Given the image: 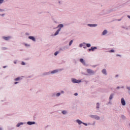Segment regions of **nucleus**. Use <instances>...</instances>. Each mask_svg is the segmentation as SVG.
I'll return each instance as SVG.
<instances>
[{"instance_id":"nucleus-29","label":"nucleus","mask_w":130,"mask_h":130,"mask_svg":"<svg viewBox=\"0 0 130 130\" xmlns=\"http://www.w3.org/2000/svg\"><path fill=\"white\" fill-rule=\"evenodd\" d=\"M127 90H129V91H130V87H129L127 86Z\"/></svg>"},{"instance_id":"nucleus-35","label":"nucleus","mask_w":130,"mask_h":130,"mask_svg":"<svg viewBox=\"0 0 130 130\" xmlns=\"http://www.w3.org/2000/svg\"><path fill=\"white\" fill-rule=\"evenodd\" d=\"M61 93H63V91H62L61 92Z\"/></svg>"},{"instance_id":"nucleus-24","label":"nucleus","mask_w":130,"mask_h":130,"mask_svg":"<svg viewBox=\"0 0 130 130\" xmlns=\"http://www.w3.org/2000/svg\"><path fill=\"white\" fill-rule=\"evenodd\" d=\"M109 52H114V50H111Z\"/></svg>"},{"instance_id":"nucleus-33","label":"nucleus","mask_w":130,"mask_h":130,"mask_svg":"<svg viewBox=\"0 0 130 130\" xmlns=\"http://www.w3.org/2000/svg\"><path fill=\"white\" fill-rule=\"evenodd\" d=\"M127 17H128L129 19H130V16H129V15H128V16H127Z\"/></svg>"},{"instance_id":"nucleus-7","label":"nucleus","mask_w":130,"mask_h":130,"mask_svg":"<svg viewBox=\"0 0 130 130\" xmlns=\"http://www.w3.org/2000/svg\"><path fill=\"white\" fill-rule=\"evenodd\" d=\"M87 72L88 74H93V71L90 70V69H87Z\"/></svg>"},{"instance_id":"nucleus-12","label":"nucleus","mask_w":130,"mask_h":130,"mask_svg":"<svg viewBox=\"0 0 130 130\" xmlns=\"http://www.w3.org/2000/svg\"><path fill=\"white\" fill-rule=\"evenodd\" d=\"M107 34V30H104V31L103 32V35H105V34Z\"/></svg>"},{"instance_id":"nucleus-3","label":"nucleus","mask_w":130,"mask_h":130,"mask_svg":"<svg viewBox=\"0 0 130 130\" xmlns=\"http://www.w3.org/2000/svg\"><path fill=\"white\" fill-rule=\"evenodd\" d=\"M95 49H97V47H91V49H89V51H91V50H92V51H94V50H95Z\"/></svg>"},{"instance_id":"nucleus-27","label":"nucleus","mask_w":130,"mask_h":130,"mask_svg":"<svg viewBox=\"0 0 130 130\" xmlns=\"http://www.w3.org/2000/svg\"><path fill=\"white\" fill-rule=\"evenodd\" d=\"M21 64H22V66H25V62H22Z\"/></svg>"},{"instance_id":"nucleus-25","label":"nucleus","mask_w":130,"mask_h":130,"mask_svg":"<svg viewBox=\"0 0 130 130\" xmlns=\"http://www.w3.org/2000/svg\"><path fill=\"white\" fill-rule=\"evenodd\" d=\"M60 95V93H58L56 94V96H58Z\"/></svg>"},{"instance_id":"nucleus-13","label":"nucleus","mask_w":130,"mask_h":130,"mask_svg":"<svg viewBox=\"0 0 130 130\" xmlns=\"http://www.w3.org/2000/svg\"><path fill=\"white\" fill-rule=\"evenodd\" d=\"M55 73H57V70H54L51 72V74H55Z\"/></svg>"},{"instance_id":"nucleus-11","label":"nucleus","mask_w":130,"mask_h":130,"mask_svg":"<svg viewBox=\"0 0 130 130\" xmlns=\"http://www.w3.org/2000/svg\"><path fill=\"white\" fill-rule=\"evenodd\" d=\"M102 72L103 74H104V75H106V70L104 69L102 70Z\"/></svg>"},{"instance_id":"nucleus-19","label":"nucleus","mask_w":130,"mask_h":130,"mask_svg":"<svg viewBox=\"0 0 130 130\" xmlns=\"http://www.w3.org/2000/svg\"><path fill=\"white\" fill-rule=\"evenodd\" d=\"M86 46H87V47H91V44H87Z\"/></svg>"},{"instance_id":"nucleus-9","label":"nucleus","mask_w":130,"mask_h":130,"mask_svg":"<svg viewBox=\"0 0 130 130\" xmlns=\"http://www.w3.org/2000/svg\"><path fill=\"white\" fill-rule=\"evenodd\" d=\"M11 38L10 37H3V39H4L5 40H9Z\"/></svg>"},{"instance_id":"nucleus-20","label":"nucleus","mask_w":130,"mask_h":130,"mask_svg":"<svg viewBox=\"0 0 130 130\" xmlns=\"http://www.w3.org/2000/svg\"><path fill=\"white\" fill-rule=\"evenodd\" d=\"M58 53H59L58 51L55 52L54 55H57V54H58Z\"/></svg>"},{"instance_id":"nucleus-17","label":"nucleus","mask_w":130,"mask_h":130,"mask_svg":"<svg viewBox=\"0 0 130 130\" xmlns=\"http://www.w3.org/2000/svg\"><path fill=\"white\" fill-rule=\"evenodd\" d=\"M21 124H23V123H18L17 125V127H19V126H20V125H21Z\"/></svg>"},{"instance_id":"nucleus-14","label":"nucleus","mask_w":130,"mask_h":130,"mask_svg":"<svg viewBox=\"0 0 130 130\" xmlns=\"http://www.w3.org/2000/svg\"><path fill=\"white\" fill-rule=\"evenodd\" d=\"M89 25L90 27H96V26H97V24H90Z\"/></svg>"},{"instance_id":"nucleus-6","label":"nucleus","mask_w":130,"mask_h":130,"mask_svg":"<svg viewBox=\"0 0 130 130\" xmlns=\"http://www.w3.org/2000/svg\"><path fill=\"white\" fill-rule=\"evenodd\" d=\"M61 29L60 28H58V30L56 31V32L55 33L54 35L55 36H56V35H57L58 34V33L59 32V31H60Z\"/></svg>"},{"instance_id":"nucleus-16","label":"nucleus","mask_w":130,"mask_h":130,"mask_svg":"<svg viewBox=\"0 0 130 130\" xmlns=\"http://www.w3.org/2000/svg\"><path fill=\"white\" fill-rule=\"evenodd\" d=\"M58 27H60V28H62L63 27V24H59Z\"/></svg>"},{"instance_id":"nucleus-4","label":"nucleus","mask_w":130,"mask_h":130,"mask_svg":"<svg viewBox=\"0 0 130 130\" xmlns=\"http://www.w3.org/2000/svg\"><path fill=\"white\" fill-rule=\"evenodd\" d=\"M80 62H82V63H83V64H86V63L85 62V61L84 60V59H83V58H81L80 59Z\"/></svg>"},{"instance_id":"nucleus-15","label":"nucleus","mask_w":130,"mask_h":130,"mask_svg":"<svg viewBox=\"0 0 130 130\" xmlns=\"http://www.w3.org/2000/svg\"><path fill=\"white\" fill-rule=\"evenodd\" d=\"M112 98H113V94H111L109 98L110 100H111V99H112Z\"/></svg>"},{"instance_id":"nucleus-32","label":"nucleus","mask_w":130,"mask_h":130,"mask_svg":"<svg viewBox=\"0 0 130 130\" xmlns=\"http://www.w3.org/2000/svg\"><path fill=\"white\" fill-rule=\"evenodd\" d=\"M83 123V124H84V125H87V123Z\"/></svg>"},{"instance_id":"nucleus-10","label":"nucleus","mask_w":130,"mask_h":130,"mask_svg":"<svg viewBox=\"0 0 130 130\" xmlns=\"http://www.w3.org/2000/svg\"><path fill=\"white\" fill-rule=\"evenodd\" d=\"M76 121L78 122V124H82V123H83V122L80 120H77Z\"/></svg>"},{"instance_id":"nucleus-23","label":"nucleus","mask_w":130,"mask_h":130,"mask_svg":"<svg viewBox=\"0 0 130 130\" xmlns=\"http://www.w3.org/2000/svg\"><path fill=\"white\" fill-rule=\"evenodd\" d=\"M4 3V0H0V4H3Z\"/></svg>"},{"instance_id":"nucleus-28","label":"nucleus","mask_w":130,"mask_h":130,"mask_svg":"<svg viewBox=\"0 0 130 130\" xmlns=\"http://www.w3.org/2000/svg\"><path fill=\"white\" fill-rule=\"evenodd\" d=\"M100 118L98 116L95 117V119H99Z\"/></svg>"},{"instance_id":"nucleus-26","label":"nucleus","mask_w":130,"mask_h":130,"mask_svg":"<svg viewBox=\"0 0 130 130\" xmlns=\"http://www.w3.org/2000/svg\"><path fill=\"white\" fill-rule=\"evenodd\" d=\"M19 80H20V78H17L15 79V81H19Z\"/></svg>"},{"instance_id":"nucleus-2","label":"nucleus","mask_w":130,"mask_h":130,"mask_svg":"<svg viewBox=\"0 0 130 130\" xmlns=\"http://www.w3.org/2000/svg\"><path fill=\"white\" fill-rule=\"evenodd\" d=\"M121 103L122 105H123V106H124V105H125V101H124V99H123V98L121 99Z\"/></svg>"},{"instance_id":"nucleus-39","label":"nucleus","mask_w":130,"mask_h":130,"mask_svg":"<svg viewBox=\"0 0 130 130\" xmlns=\"http://www.w3.org/2000/svg\"><path fill=\"white\" fill-rule=\"evenodd\" d=\"M15 63H16V62H15Z\"/></svg>"},{"instance_id":"nucleus-8","label":"nucleus","mask_w":130,"mask_h":130,"mask_svg":"<svg viewBox=\"0 0 130 130\" xmlns=\"http://www.w3.org/2000/svg\"><path fill=\"white\" fill-rule=\"evenodd\" d=\"M29 39H31L32 41H35V38L32 36L28 37Z\"/></svg>"},{"instance_id":"nucleus-37","label":"nucleus","mask_w":130,"mask_h":130,"mask_svg":"<svg viewBox=\"0 0 130 130\" xmlns=\"http://www.w3.org/2000/svg\"><path fill=\"white\" fill-rule=\"evenodd\" d=\"M117 89H119V87H117Z\"/></svg>"},{"instance_id":"nucleus-21","label":"nucleus","mask_w":130,"mask_h":130,"mask_svg":"<svg viewBox=\"0 0 130 130\" xmlns=\"http://www.w3.org/2000/svg\"><path fill=\"white\" fill-rule=\"evenodd\" d=\"M62 113H63V114H66L67 113V111H63L62 112Z\"/></svg>"},{"instance_id":"nucleus-38","label":"nucleus","mask_w":130,"mask_h":130,"mask_svg":"<svg viewBox=\"0 0 130 130\" xmlns=\"http://www.w3.org/2000/svg\"><path fill=\"white\" fill-rule=\"evenodd\" d=\"M117 56H119V55H117Z\"/></svg>"},{"instance_id":"nucleus-22","label":"nucleus","mask_w":130,"mask_h":130,"mask_svg":"<svg viewBox=\"0 0 130 130\" xmlns=\"http://www.w3.org/2000/svg\"><path fill=\"white\" fill-rule=\"evenodd\" d=\"M96 108H99V103L96 104Z\"/></svg>"},{"instance_id":"nucleus-36","label":"nucleus","mask_w":130,"mask_h":130,"mask_svg":"<svg viewBox=\"0 0 130 130\" xmlns=\"http://www.w3.org/2000/svg\"><path fill=\"white\" fill-rule=\"evenodd\" d=\"M3 129L1 128V127H0V130H2Z\"/></svg>"},{"instance_id":"nucleus-5","label":"nucleus","mask_w":130,"mask_h":130,"mask_svg":"<svg viewBox=\"0 0 130 130\" xmlns=\"http://www.w3.org/2000/svg\"><path fill=\"white\" fill-rule=\"evenodd\" d=\"M27 124H28L29 125H31L32 124H35V122L28 121L27 122Z\"/></svg>"},{"instance_id":"nucleus-34","label":"nucleus","mask_w":130,"mask_h":130,"mask_svg":"<svg viewBox=\"0 0 130 130\" xmlns=\"http://www.w3.org/2000/svg\"><path fill=\"white\" fill-rule=\"evenodd\" d=\"M3 68H4V69H6V66H4V67H3Z\"/></svg>"},{"instance_id":"nucleus-1","label":"nucleus","mask_w":130,"mask_h":130,"mask_svg":"<svg viewBox=\"0 0 130 130\" xmlns=\"http://www.w3.org/2000/svg\"><path fill=\"white\" fill-rule=\"evenodd\" d=\"M72 80L73 83H81V80H77L76 79H72Z\"/></svg>"},{"instance_id":"nucleus-31","label":"nucleus","mask_w":130,"mask_h":130,"mask_svg":"<svg viewBox=\"0 0 130 130\" xmlns=\"http://www.w3.org/2000/svg\"><path fill=\"white\" fill-rule=\"evenodd\" d=\"M14 84H15V85H16V84H18V82H15L14 83Z\"/></svg>"},{"instance_id":"nucleus-30","label":"nucleus","mask_w":130,"mask_h":130,"mask_svg":"<svg viewBox=\"0 0 130 130\" xmlns=\"http://www.w3.org/2000/svg\"><path fill=\"white\" fill-rule=\"evenodd\" d=\"M74 95H75V96H78V93H75L74 94Z\"/></svg>"},{"instance_id":"nucleus-18","label":"nucleus","mask_w":130,"mask_h":130,"mask_svg":"<svg viewBox=\"0 0 130 130\" xmlns=\"http://www.w3.org/2000/svg\"><path fill=\"white\" fill-rule=\"evenodd\" d=\"M73 40H71L70 41V42L69 43L70 46H71L72 45V44H73Z\"/></svg>"}]
</instances>
